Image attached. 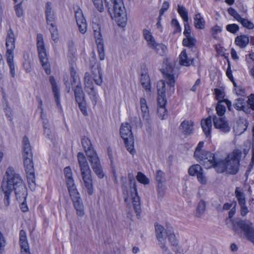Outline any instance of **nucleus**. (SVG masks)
I'll list each match as a JSON object with an SVG mask.
<instances>
[{"mask_svg":"<svg viewBox=\"0 0 254 254\" xmlns=\"http://www.w3.org/2000/svg\"><path fill=\"white\" fill-rule=\"evenodd\" d=\"M164 77L167 84V87L164 80L158 82L157 88L158 90V104L157 113L159 118L161 120L167 118V110L165 105L167 103L166 94L171 95L175 91V84L177 75L174 72L173 68L169 65L163 69Z\"/></svg>","mask_w":254,"mask_h":254,"instance_id":"f257e3e1","label":"nucleus"},{"mask_svg":"<svg viewBox=\"0 0 254 254\" xmlns=\"http://www.w3.org/2000/svg\"><path fill=\"white\" fill-rule=\"evenodd\" d=\"M2 188V190L14 192L17 199L22 197L25 200L26 198V188L21 176L15 172L12 167L9 166L6 171Z\"/></svg>","mask_w":254,"mask_h":254,"instance_id":"f03ea898","label":"nucleus"},{"mask_svg":"<svg viewBox=\"0 0 254 254\" xmlns=\"http://www.w3.org/2000/svg\"><path fill=\"white\" fill-rule=\"evenodd\" d=\"M250 147L243 149V152L240 149H235L229 154L225 160L219 161L215 166V170L218 173L226 172L227 173L235 175L239 170V162L241 158H244L248 153Z\"/></svg>","mask_w":254,"mask_h":254,"instance_id":"7ed1b4c3","label":"nucleus"},{"mask_svg":"<svg viewBox=\"0 0 254 254\" xmlns=\"http://www.w3.org/2000/svg\"><path fill=\"white\" fill-rule=\"evenodd\" d=\"M77 160L82 180L83 188L89 195H91L94 192L91 170L83 153H78Z\"/></svg>","mask_w":254,"mask_h":254,"instance_id":"20e7f679","label":"nucleus"},{"mask_svg":"<svg viewBox=\"0 0 254 254\" xmlns=\"http://www.w3.org/2000/svg\"><path fill=\"white\" fill-rule=\"evenodd\" d=\"M5 46L6 48L5 54L6 62L10 69V74L13 77L15 76L14 50L15 47V36L11 29L7 31L5 39Z\"/></svg>","mask_w":254,"mask_h":254,"instance_id":"39448f33","label":"nucleus"},{"mask_svg":"<svg viewBox=\"0 0 254 254\" xmlns=\"http://www.w3.org/2000/svg\"><path fill=\"white\" fill-rule=\"evenodd\" d=\"M234 230L240 236L243 235L254 245V227L252 223L248 220L239 221L234 227Z\"/></svg>","mask_w":254,"mask_h":254,"instance_id":"423d86ee","label":"nucleus"},{"mask_svg":"<svg viewBox=\"0 0 254 254\" xmlns=\"http://www.w3.org/2000/svg\"><path fill=\"white\" fill-rule=\"evenodd\" d=\"M128 179L129 180L130 183V200L132 204L134 210L136 213L137 218L140 217L141 212V203L140 197L138 195L135 180L132 174L128 175Z\"/></svg>","mask_w":254,"mask_h":254,"instance_id":"0eeeda50","label":"nucleus"},{"mask_svg":"<svg viewBox=\"0 0 254 254\" xmlns=\"http://www.w3.org/2000/svg\"><path fill=\"white\" fill-rule=\"evenodd\" d=\"M36 40L37 47L40 62L46 73L49 75L51 73V70L42 34H38Z\"/></svg>","mask_w":254,"mask_h":254,"instance_id":"6e6552de","label":"nucleus"},{"mask_svg":"<svg viewBox=\"0 0 254 254\" xmlns=\"http://www.w3.org/2000/svg\"><path fill=\"white\" fill-rule=\"evenodd\" d=\"M86 155L89 158L91 167L99 179H102L104 176L100 161L96 152L93 147L85 150Z\"/></svg>","mask_w":254,"mask_h":254,"instance_id":"1a4fd4ad","label":"nucleus"},{"mask_svg":"<svg viewBox=\"0 0 254 254\" xmlns=\"http://www.w3.org/2000/svg\"><path fill=\"white\" fill-rule=\"evenodd\" d=\"M114 11L118 26L125 28L127 25V13L122 0H114Z\"/></svg>","mask_w":254,"mask_h":254,"instance_id":"9d476101","label":"nucleus"},{"mask_svg":"<svg viewBox=\"0 0 254 254\" xmlns=\"http://www.w3.org/2000/svg\"><path fill=\"white\" fill-rule=\"evenodd\" d=\"M196 159L201 161L203 162V165L206 169H209L211 167L215 168L216 165L219 161L216 160L214 155L209 152L206 151L200 155L199 157H196Z\"/></svg>","mask_w":254,"mask_h":254,"instance_id":"9b49d317","label":"nucleus"},{"mask_svg":"<svg viewBox=\"0 0 254 254\" xmlns=\"http://www.w3.org/2000/svg\"><path fill=\"white\" fill-rule=\"evenodd\" d=\"M138 73L139 81L142 87L146 91H149L150 89V79L148 74V69L146 66L142 65Z\"/></svg>","mask_w":254,"mask_h":254,"instance_id":"f8f14e48","label":"nucleus"},{"mask_svg":"<svg viewBox=\"0 0 254 254\" xmlns=\"http://www.w3.org/2000/svg\"><path fill=\"white\" fill-rule=\"evenodd\" d=\"M24 165L29 183L35 184V173L32 158H24Z\"/></svg>","mask_w":254,"mask_h":254,"instance_id":"ddd939ff","label":"nucleus"},{"mask_svg":"<svg viewBox=\"0 0 254 254\" xmlns=\"http://www.w3.org/2000/svg\"><path fill=\"white\" fill-rule=\"evenodd\" d=\"M85 90L90 96L94 105L96 104V94L94 89L92 79L89 73L86 72L84 75Z\"/></svg>","mask_w":254,"mask_h":254,"instance_id":"4468645a","label":"nucleus"},{"mask_svg":"<svg viewBox=\"0 0 254 254\" xmlns=\"http://www.w3.org/2000/svg\"><path fill=\"white\" fill-rule=\"evenodd\" d=\"M155 234L158 241L160 247L166 246V237L167 236L168 229L165 230L160 224L155 223Z\"/></svg>","mask_w":254,"mask_h":254,"instance_id":"2eb2a0df","label":"nucleus"},{"mask_svg":"<svg viewBox=\"0 0 254 254\" xmlns=\"http://www.w3.org/2000/svg\"><path fill=\"white\" fill-rule=\"evenodd\" d=\"M213 121L214 127L220 131L226 133L230 130L231 127L224 118L217 117L215 116Z\"/></svg>","mask_w":254,"mask_h":254,"instance_id":"dca6fc26","label":"nucleus"},{"mask_svg":"<svg viewBox=\"0 0 254 254\" xmlns=\"http://www.w3.org/2000/svg\"><path fill=\"white\" fill-rule=\"evenodd\" d=\"M155 180L157 183L158 192L159 194L163 195L166 190L165 173L160 170H157L155 173Z\"/></svg>","mask_w":254,"mask_h":254,"instance_id":"f3484780","label":"nucleus"},{"mask_svg":"<svg viewBox=\"0 0 254 254\" xmlns=\"http://www.w3.org/2000/svg\"><path fill=\"white\" fill-rule=\"evenodd\" d=\"M75 17L80 32L84 33L86 31V23L82 10L77 7L75 10Z\"/></svg>","mask_w":254,"mask_h":254,"instance_id":"a211bd4d","label":"nucleus"},{"mask_svg":"<svg viewBox=\"0 0 254 254\" xmlns=\"http://www.w3.org/2000/svg\"><path fill=\"white\" fill-rule=\"evenodd\" d=\"M179 129L184 134L190 135L192 133L193 123L191 121L185 120L181 123Z\"/></svg>","mask_w":254,"mask_h":254,"instance_id":"6ab92c4d","label":"nucleus"},{"mask_svg":"<svg viewBox=\"0 0 254 254\" xmlns=\"http://www.w3.org/2000/svg\"><path fill=\"white\" fill-rule=\"evenodd\" d=\"M50 82L52 85V90L54 93V98L55 99L57 106L60 109L61 108V105L60 104V96L59 89L57 86L56 80L53 76L50 77Z\"/></svg>","mask_w":254,"mask_h":254,"instance_id":"aec40b11","label":"nucleus"},{"mask_svg":"<svg viewBox=\"0 0 254 254\" xmlns=\"http://www.w3.org/2000/svg\"><path fill=\"white\" fill-rule=\"evenodd\" d=\"M45 14L47 23H49L50 22H53L55 21V12L53 10L52 3L50 2H48L46 4Z\"/></svg>","mask_w":254,"mask_h":254,"instance_id":"412c9836","label":"nucleus"},{"mask_svg":"<svg viewBox=\"0 0 254 254\" xmlns=\"http://www.w3.org/2000/svg\"><path fill=\"white\" fill-rule=\"evenodd\" d=\"M193 61V58L188 57L185 49L182 51L179 56V63L181 65L189 66L192 64Z\"/></svg>","mask_w":254,"mask_h":254,"instance_id":"4be33fe9","label":"nucleus"},{"mask_svg":"<svg viewBox=\"0 0 254 254\" xmlns=\"http://www.w3.org/2000/svg\"><path fill=\"white\" fill-rule=\"evenodd\" d=\"M201 127L203 131L206 136H209L212 128V120L210 116H209L204 120H202L201 122Z\"/></svg>","mask_w":254,"mask_h":254,"instance_id":"5701e85b","label":"nucleus"},{"mask_svg":"<svg viewBox=\"0 0 254 254\" xmlns=\"http://www.w3.org/2000/svg\"><path fill=\"white\" fill-rule=\"evenodd\" d=\"M234 106L238 111H243L247 114L251 112V109L247 106L245 105V100L243 98H240L236 99Z\"/></svg>","mask_w":254,"mask_h":254,"instance_id":"b1692460","label":"nucleus"},{"mask_svg":"<svg viewBox=\"0 0 254 254\" xmlns=\"http://www.w3.org/2000/svg\"><path fill=\"white\" fill-rule=\"evenodd\" d=\"M67 187L72 202L82 199L75 184H73V185L67 186Z\"/></svg>","mask_w":254,"mask_h":254,"instance_id":"393cba45","label":"nucleus"},{"mask_svg":"<svg viewBox=\"0 0 254 254\" xmlns=\"http://www.w3.org/2000/svg\"><path fill=\"white\" fill-rule=\"evenodd\" d=\"M67 187L72 202L82 199L75 184H73V185L67 186Z\"/></svg>","mask_w":254,"mask_h":254,"instance_id":"a878e982","label":"nucleus"},{"mask_svg":"<svg viewBox=\"0 0 254 254\" xmlns=\"http://www.w3.org/2000/svg\"><path fill=\"white\" fill-rule=\"evenodd\" d=\"M72 85L76 101H83L84 99V94L80 83L78 82L76 85L72 83Z\"/></svg>","mask_w":254,"mask_h":254,"instance_id":"bb28decb","label":"nucleus"},{"mask_svg":"<svg viewBox=\"0 0 254 254\" xmlns=\"http://www.w3.org/2000/svg\"><path fill=\"white\" fill-rule=\"evenodd\" d=\"M41 118L43 120L44 133L48 138H50L52 133L50 125L48 120L46 118V115L42 111L41 113Z\"/></svg>","mask_w":254,"mask_h":254,"instance_id":"cd10ccee","label":"nucleus"},{"mask_svg":"<svg viewBox=\"0 0 254 254\" xmlns=\"http://www.w3.org/2000/svg\"><path fill=\"white\" fill-rule=\"evenodd\" d=\"M140 109L142 118L146 121L150 119L149 111L146 100L141 98L140 99Z\"/></svg>","mask_w":254,"mask_h":254,"instance_id":"c85d7f7f","label":"nucleus"},{"mask_svg":"<svg viewBox=\"0 0 254 254\" xmlns=\"http://www.w3.org/2000/svg\"><path fill=\"white\" fill-rule=\"evenodd\" d=\"M249 43V38L245 35L237 36L235 39L236 44L241 48H245Z\"/></svg>","mask_w":254,"mask_h":254,"instance_id":"c756f323","label":"nucleus"},{"mask_svg":"<svg viewBox=\"0 0 254 254\" xmlns=\"http://www.w3.org/2000/svg\"><path fill=\"white\" fill-rule=\"evenodd\" d=\"M194 24L197 29H202L205 27V21L200 13L195 15L194 17Z\"/></svg>","mask_w":254,"mask_h":254,"instance_id":"7c9ffc66","label":"nucleus"},{"mask_svg":"<svg viewBox=\"0 0 254 254\" xmlns=\"http://www.w3.org/2000/svg\"><path fill=\"white\" fill-rule=\"evenodd\" d=\"M64 173L66 185H73L74 184L72 177V172L69 167H66L64 169Z\"/></svg>","mask_w":254,"mask_h":254,"instance_id":"2f4dec72","label":"nucleus"},{"mask_svg":"<svg viewBox=\"0 0 254 254\" xmlns=\"http://www.w3.org/2000/svg\"><path fill=\"white\" fill-rule=\"evenodd\" d=\"M203 169L200 165L196 164L191 166L188 170L189 174L191 176H197L202 172Z\"/></svg>","mask_w":254,"mask_h":254,"instance_id":"473e14b6","label":"nucleus"},{"mask_svg":"<svg viewBox=\"0 0 254 254\" xmlns=\"http://www.w3.org/2000/svg\"><path fill=\"white\" fill-rule=\"evenodd\" d=\"M214 92L217 100H218V102L222 101V102H225L228 107V110L229 111H231V102L230 101L226 99L221 100V99L223 98V92L220 89H215Z\"/></svg>","mask_w":254,"mask_h":254,"instance_id":"72a5a7b5","label":"nucleus"},{"mask_svg":"<svg viewBox=\"0 0 254 254\" xmlns=\"http://www.w3.org/2000/svg\"><path fill=\"white\" fill-rule=\"evenodd\" d=\"M73 206L76 210V214L80 216L84 214V206L82 199L73 202Z\"/></svg>","mask_w":254,"mask_h":254,"instance_id":"f704fd0d","label":"nucleus"},{"mask_svg":"<svg viewBox=\"0 0 254 254\" xmlns=\"http://www.w3.org/2000/svg\"><path fill=\"white\" fill-rule=\"evenodd\" d=\"M235 194L239 204L246 203L245 195L241 189L238 187L236 188Z\"/></svg>","mask_w":254,"mask_h":254,"instance_id":"c9c22d12","label":"nucleus"},{"mask_svg":"<svg viewBox=\"0 0 254 254\" xmlns=\"http://www.w3.org/2000/svg\"><path fill=\"white\" fill-rule=\"evenodd\" d=\"M20 238L19 243L21 249H25L28 248V244L27 241V237L25 232L23 230L20 231Z\"/></svg>","mask_w":254,"mask_h":254,"instance_id":"e433bc0d","label":"nucleus"},{"mask_svg":"<svg viewBox=\"0 0 254 254\" xmlns=\"http://www.w3.org/2000/svg\"><path fill=\"white\" fill-rule=\"evenodd\" d=\"M168 240L170 244L173 246L177 245V240L174 233L173 228L172 227L168 228L167 236Z\"/></svg>","mask_w":254,"mask_h":254,"instance_id":"4c0bfd02","label":"nucleus"},{"mask_svg":"<svg viewBox=\"0 0 254 254\" xmlns=\"http://www.w3.org/2000/svg\"><path fill=\"white\" fill-rule=\"evenodd\" d=\"M47 24L51 26L49 28V30L51 33L52 38L54 41L56 42L58 39V32L57 27L55 25L54 22H50L49 23Z\"/></svg>","mask_w":254,"mask_h":254,"instance_id":"58836bf2","label":"nucleus"},{"mask_svg":"<svg viewBox=\"0 0 254 254\" xmlns=\"http://www.w3.org/2000/svg\"><path fill=\"white\" fill-rule=\"evenodd\" d=\"M206 208V203L203 200H201L198 203L196 208V215L197 217H200L202 215Z\"/></svg>","mask_w":254,"mask_h":254,"instance_id":"ea45409f","label":"nucleus"},{"mask_svg":"<svg viewBox=\"0 0 254 254\" xmlns=\"http://www.w3.org/2000/svg\"><path fill=\"white\" fill-rule=\"evenodd\" d=\"M238 21L240 22L243 27L247 29H253L254 28V24L253 23L247 18H244L241 17Z\"/></svg>","mask_w":254,"mask_h":254,"instance_id":"a19ab883","label":"nucleus"},{"mask_svg":"<svg viewBox=\"0 0 254 254\" xmlns=\"http://www.w3.org/2000/svg\"><path fill=\"white\" fill-rule=\"evenodd\" d=\"M127 123H123L120 128V134L121 137L124 140L125 145L127 146Z\"/></svg>","mask_w":254,"mask_h":254,"instance_id":"79ce46f5","label":"nucleus"},{"mask_svg":"<svg viewBox=\"0 0 254 254\" xmlns=\"http://www.w3.org/2000/svg\"><path fill=\"white\" fill-rule=\"evenodd\" d=\"M133 145L134 138L133 137L132 132L130 131V134L128 137V151H129L132 155H134L136 153V151L133 148Z\"/></svg>","mask_w":254,"mask_h":254,"instance_id":"37998d69","label":"nucleus"},{"mask_svg":"<svg viewBox=\"0 0 254 254\" xmlns=\"http://www.w3.org/2000/svg\"><path fill=\"white\" fill-rule=\"evenodd\" d=\"M136 178L138 182L144 185H148L150 183L149 179L141 172H138Z\"/></svg>","mask_w":254,"mask_h":254,"instance_id":"c03bdc74","label":"nucleus"},{"mask_svg":"<svg viewBox=\"0 0 254 254\" xmlns=\"http://www.w3.org/2000/svg\"><path fill=\"white\" fill-rule=\"evenodd\" d=\"M178 12L180 14V16L184 20V22L188 21V11H187L185 7L183 6L178 5Z\"/></svg>","mask_w":254,"mask_h":254,"instance_id":"a18cd8bd","label":"nucleus"},{"mask_svg":"<svg viewBox=\"0 0 254 254\" xmlns=\"http://www.w3.org/2000/svg\"><path fill=\"white\" fill-rule=\"evenodd\" d=\"M96 43L99 58L101 60H103L105 59L103 43L102 41H96Z\"/></svg>","mask_w":254,"mask_h":254,"instance_id":"49530a36","label":"nucleus"},{"mask_svg":"<svg viewBox=\"0 0 254 254\" xmlns=\"http://www.w3.org/2000/svg\"><path fill=\"white\" fill-rule=\"evenodd\" d=\"M93 29L94 31V34L95 38L97 39L98 41H101V28L98 24L96 23L93 24Z\"/></svg>","mask_w":254,"mask_h":254,"instance_id":"de8ad7c7","label":"nucleus"},{"mask_svg":"<svg viewBox=\"0 0 254 254\" xmlns=\"http://www.w3.org/2000/svg\"><path fill=\"white\" fill-rule=\"evenodd\" d=\"M195 40L194 38L189 36L184 39L183 41V44L184 46L191 47L194 45Z\"/></svg>","mask_w":254,"mask_h":254,"instance_id":"09e8293b","label":"nucleus"},{"mask_svg":"<svg viewBox=\"0 0 254 254\" xmlns=\"http://www.w3.org/2000/svg\"><path fill=\"white\" fill-rule=\"evenodd\" d=\"M222 101L218 102L216 107V111L217 112V114L220 116L219 117H221L223 115H224L225 113V107L222 105H221Z\"/></svg>","mask_w":254,"mask_h":254,"instance_id":"8fccbe9b","label":"nucleus"},{"mask_svg":"<svg viewBox=\"0 0 254 254\" xmlns=\"http://www.w3.org/2000/svg\"><path fill=\"white\" fill-rule=\"evenodd\" d=\"M204 144V142L203 141L199 142L197 147L196 148L195 151L194 153V156L195 158L199 157L200 155L203 153V152H206V151L201 150L202 147H203Z\"/></svg>","mask_w":254,"mask_h":254,"instance_id":"3c124183","label":"nucleus"},{"mask_svg":"<svg viewBox=\"0 0 254 254\" xmlns=\"http://www.w3.org/2000/svg\"><path fill=\"white\" fill-rule=\"evenodd\" d=\"M152 49L155 50L159 54L162 55L164 53L166 47L162 44L157 43Z\"/></svg>","mask_w":254,"mask_h":254,"instance_id":"603ef678","label":"nucleus"},{"mask_svg":"<svg viewBox=\"0 0 254 254\" xmlns=\"http://www.w3.org/2000/svg\"><path fill=\"white\" fill-rule=\"evenodd\" d=\"M81 143L84 150L92 147L90 140L85 136L82 138Z\"/></svg>","mask_w":254,"mask_h":254,"instance_id":"864d4df0","label":"nucleus"},{"mask_svg":"<svg viewBox=\"0 0 254 254\" xmlns=\"http://www.w3.org/2000/svg\"><path fill=\"white\" fill-rule=\"evenodd\" d=\"M246 125L243 123H241L238 124V126L235 127L234 130L236 134L240 135L243 133L246 130Z\"/></svg>","mask_w":254,"mask_h":254,"instance_id":"5fc2aeb1","label":"nucleus"},{"mask_svg":"<svg viewBox=\"0 0 254 254\" xmlns=\"http://www.w3.org/2000/svg\"><path fill=\"white\" fill-rule=\"evenodd\" d=\"M78 105V107L80 108L81 112L84 116L87 115V109L86 106V103L85 100L83 101H76Z\"/></svg>","mask_w":254,"mask_h":254,"instance_id":"6e6d98bb","label":"nucleus"},{"mask_svg":"<svg viewBox=\"0 0 254 254\" xmlns=\"http://www.w3.org/2000/svg\"><path fill=\"white\" fill-rule=\"evenodd\" d=\"M226 28L228 31L233 34L236 33L239 29V26L236 24H228Z\"/></svg>","mask_w":254,"mask_h":254,"instance_id":"4d7b16f0","label":"nucleus"},{"mask_svg":"<svg viewBox=\"0 0 254 254\" xmlns=\"http://www.w3.org/2000/svg\"><path fill=\"white\" fill-rule=\"evenodd\" d=\"M96 9L100 12L104 10V6L102 0H91Z\"/></svg>","mask_w":254,"mask_h":254,"instance_id":"13d9d810","label":"nucleus"},{"mask_svg":"<svg viewBox=\"0 0 254 254\" xmlns=\"http://www.w3.org/2000/svg\"><path fill=\"white\" fill-rule=\"evenodd\" d=\"M4 193V203L6 207L9 206L10 204V197L11 195L12 194V192L5 190H2Z\"/></svg>","mask_w":254,"mask_h":254,"instance_id":"bf43d9fd","label":"nucleus"},{"mask_svg":"<svg viewBox=\"0 0 254 254\" xmlns=\"http://www.w3.org/2000/svg\"><path fill=\"white\" fill-rule=\"evenodd\" d=\"M22 154L23 158H32L33 153L32 151V148H22Z\"/></svg>","mask_w":254,"mask_h":254,"instance_id":"052dcab7","label":"nucleus"},{"mask_svg":"<svg viewBox=\"0 0 254 254\" xmlns=\"http://www.w3.org/2000/svg\"><path fill=\"white\" fill-rule=\"evenodd\" d=\"M228 13L233 16L237 21L241 18V15L233 8L230 7L228 9Z\"/></svg>","mask_w":254,"mask_h":254,"instance_id":"680f3d73","label":"nucleus"},{"mask_svg":"<svg viewBox=\"0 0 254 254\" xmlns=\"http://www.w3.org/2000/svg\"><path fill=\"white\" fill-rule=\"evenodd\" d=\"M198 182L202 185H205L207 184V180L205 176L203 171L197 176Z\"/></svg>","mask_w":254,"mask_h":254,"instance_id":"e2e57ef3","label":"nucleus"},{"mask_svg":"<svg viewBox=\"0 0 254 254\" xmlns=\"http://www.w3.org/2000/svg\"><path fill=\"white\" fill-rule=\"evenodd\" d=\"M226 75L230 80L233 83L234 86L236 87V84L235 82L233 77L232 71L231 69V65L229 62H228V66L226 71Z\"/></svg>","mask_w":254,"mask_h":254,"instance_id":"0e129e2a","label":"nucleus"},{"mask_svg":"<svg viewBox=\"0 0 254 254\" xmlns=\"http://www.w3.org/2000/svg\"><path fill=\"white\" fill-rule=\"evenodd\" d=\"M93 79L96 84L98 85H100L102 83L103 80L102 78V73L99 70H98V75H95Z\"/></svg>","mask_w":254,"mask_h":254,"instance_id":"69168bd1","label":"nucleus"},{"mask_svg":"<svg viewBox=\"0 0 254 254\" xmlns=\"http://www.w3.org/2000/svg\"><path fill=\"white\" fill-rule=\"evenodd\" d=\"M5 112L6 114V116L8 118L9 120L11 121L12 120V116L13 115V112L11 109L8 107L7 103H6V107H5Z\"/></svg>","mask_w":254,"mask_h":254,"instance_id":"338daca9","label":"nucleus"},{"mask_svg":"<svg viewBox=\"0 0 254 254\" xmlns=\"http://www.w3.org/2000/svg\"><path fill=\"white\" fill-rule=\"evenodd\" d=\"M248 104L250 106V109L254 110V94H251L248 100Z\"/></svg>","mask_w":254,"mask_h":254,"instance_id":"774afa93","label":"nucleus"}]
</instances>
